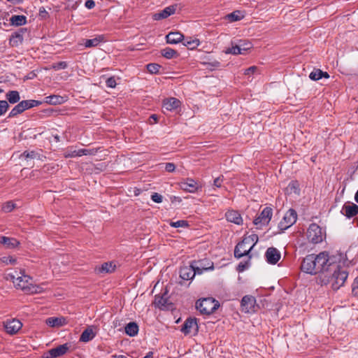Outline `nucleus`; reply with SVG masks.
<instances>
[{
  "instance_id": "f257e3e1",
  "label": "nucleus",
  "mask_w": 358,
  "mask_h": 358,
  "mask_svg": "<svg viewBox=\"0 0 358 358\" xmlns=\"http://www.w3.org/2000/svg\"><path fill=\"white\" fill-rule=\"evenodd\" d=\"M336 266L335 257L329 256V252L324 251L318 255L310 254L306 255L301 262V269L304 273L315 275L328 271Z\"/></svg>"
},
{
  "instance_id": "f03ea898",
  "label": "nucleus",
  "mask_w": 358,
  "mask_h": 358,
  "mask_svg": "<svg viewBox=\"0 0 358 358\" xmlns=\"http://www.w3.org/2000/svg\"><path fill=\"white\" fill-rule=\"evenodd\" d=\"M8 275L13 280L15 287L22 289L27 294L41 293L43 288L40 286L35 285L32 283V278L24 273V271H20L17 273L15 271L14 273H9Z\"/></svg>"
},
{
  "instance_id": "7ed1b4c3",
  "label": "nucleus",
  "mask_w": 358,
  "mask_h": 358,
  "mask_svg": "<svg viewBox=\"0 0 358 358\" xmlns=\"http://www.w3.org/2000/svg\"><path fill=\"white\" fill-rule=\"evenodd\" d=\"M329 271H333L334 273L329 280V282H324V283H329L334 290H338L344 285L348 276V273L345 270H341L338 264H336L334 268H331Z\"/></svg>"
},
{
  "instance_id": "20e7f679",
  "label": "nucleus",
  "mask_w": 358,
  "mask_h": 358,
  "mask_svg": "<svg viewBox=\"0 0 358 358\" xmlns=\"http://www.w3.org/2000/svg\"><path fill=\"white\" fill-rule=\"evenodd\" d=\"M218 307V301L212 298L199 299L196 303V309L203 315L213 313Z\"/></svg>"
},
{
  "instance_id": "39448f33",
  "label": "nucleus",
  "mask_w": 358,
  "mask_h": 358,
  "mask_svg": "<svg viewBox=\"0 0 358 358\" xmlns=\"http://www.w3.org/2000/svg\"><path fill=\"white\" fill-rule=\"evenodd\" d=\"M307 238L315 244L321 243L323 240L322 228L315 223L311 224L307 231Z\"/></svg>"
},
{
  "instance_id": "423d86ee",
  "label": "nucleus",
  "mask_w": 358,
  "mask_h": 358,
  "mask_svg": "<svg viewBox=\"0 0 358 358\" xmlns=\"http://www.w3.org/2000/svg\"><path fill=\"white\" fill-rule=\"evenodd\" d=\"M241 310L245 313H253L257 310L256 299L252 295L244 296L241 301Z\"/></svg>"
},
{
  "instance_id": "0eeeda50",
  "label": "nucleus",
  "mask_w": 358,
  "mask_h": 358,
  "mask_svg": "<svg viewBox=\"0 0 358 358\" xmlns=\"http://www.w3.org/2000/svg\"><path fill=\"white\" fill-rule=\"evenodd\" d=\"M297 214L294 209H289L284 215L282 220L279 222L278 227L283 231L292 226L296 221Z\"/></svg>"
},
{
  "instance_id": "6e6552de",
  "label": "nucleus",
  "mask_w": 358,
  "mask_h": 358,
  "mask_svg": "<svg viewBox=\"0 0 358 358\" xmlns=\"http://www.w3.org/2000/svg\"><path fill=\"white\" fill-rule=\"evenodd\" d=\"M273 215V210L270 207L264 208L260 214L254 220V224L257 226V228H261L262 226L267 225Z\"/></svg>"
},
{
  "instance_id": "1a4fd4ad",
  "label": "nucleus",
  "mask_w": 358,
  "mask_h": 358,
  "mask_svg": "<svg viewBox=\"0 0 358 358\" xmlns=\"http://www.w3.org/2000/svg\"><path fill=\"white\" fill-rule=\"evenodd\" d=\"M71 345L66 343L55 348L49 350L43 355V358H57L65 355L69 350Z\"/></svg>"
},
{
  "instance_id": "9d476101",
  "label": "nucleus",
  "mask_w": 358,
  "mask_h": 358,
  "mask_svg": "<svg viewBox=\"0 0 358 358\" xmlns=\"http://www.w3.org/2000/svg\"><path fill=\"white\" fill-rule=\"evenodd\" d=\"M22 324L17 319L7 320L4 322V328L9 334H15L21 329Z\"/></svg>"
},
{
  "instance_id": "9b49d317",
  "label": "nucleus",
  "mask_w": 358,
  "mask_h": 358,
  "mask_svg": "<svg viewBox=\"0 0 358 358\" xmlns=\"http://www.w3.org/2000/svg\"><path fill=\"white\" fill-rule=\"evenodd\" d=\"M176 7H177V5H171V6L166 7L162 10L153 14V15H152L153 20H160L162 19L167 18L170 15L175 13L176 10Z\"/></svg>"
},
{
  "instance_id": "f8f14e48",
  "label": "nucleus",
  "mask_w": 358,
  "mask_h": 358,
  "mask_svg": "<svg viewBox=\"0 0 358 358\" xmlns=\"http://www.w3.org/2000/svg\"><path fill=\"white\" fill-rule=\"evenodd\" d=\"M266 261L271 264H275L280 259V252L275 248H268L265 253Z\"/></svg>"
},
{
  "instance_id": "ddd939ff",
  "label": "nucleus",
  "mask_w": 358,
  "mask_h": 358,
  "mask_svg": "<svg viewBox=\"0 0 358 358\" xmlns=\"http://www.w3.org/2000/svg\"><path fill=\"white\" fill-rule=\"evenodd\" d=\"M195 276L194 266L193 265L185 266L180 269V277L184 280H191Z\"/></svg>"
},
{
  "instance_id": "4468645a",
  "label": "nucleus",
  "mask_w": 358,
  "mask_h": 358,
  "mask_svg": "<svg viewBox=\"0 0 358 358\" xmlns=\"http://www.w3.org/2000/svg\"><path fill=\"white\" fill-rule=\"evenodd\" d=\"M181 102L179 99L171 97L163 101V108L169 111H174L180 107Z\"/></svg>"
},
{
  "instance_id": "2eb2a0df",
  "label": "nucleus",
  "mask_w": 358,
  "mask_h": 358,
  "mask_svg": "<svg viewBox=\"0 0 358 358\" xmlns=\"http://www.w3.org/2000/svg\"><path fill=\"white\" fill-rule=\"evenodd\" d=\"M239 246L240 243L237 244L234 249V256L238 259L245 255H248L253 248L254 244L248 245V243H244L243 245H241V248H239Z\"/></svg>"
},
{
  "instance_id": "dca6fc26",
  "label": "nucleus",
  "mask_w": 358,
  "mask_h": 358,
  "mask_svg": "<svg viewBox=\"0 0 358 358\" xmlns=\"http://www.w3.org/2000/svg\"><path fill=\"white\" fill-rule=\"evenodd\" d=\"M341 212L347 217L351 218L358 214V206L355 203H346L343 206Z\"/></svg>"
},
{
  "instance_id": "f3484780",
  "label": "nucleus",
  "mask_w": 358,
  "mask_h": 358,
  "mask_svg": "<svg viewBox=\"0 0 358 358\" xmlns=\"http://www.w3.org/2000/svg\"><path fill=\"white\" fill-rule=\"evenodd\" d=\"M180 187L188 192L194 193L199 188L197 182L192 178H187L185 181L180 183Z\"/></svg>"
},
{
  "instance_id": "a211bd4d",
  "label": "nucleus",
  "mask_w": 358,
  "mask_h": 358,
  "mask_svg": "<svg viewBox=\"0 0 358 358\" xmlns=\"http://www.w3.org/2000/svg\"><path fill=\"white\" fill-rule=\"evenodd\" d=\"M197 328L198 327L196 320L195 318H188L183 324L181 328V331L185 334H188L192 331V329L196 331Z\"/></svg>"
},
{
  "instance_id": "6ab92c4d",
  "label": "nucleus",
  "mask_w": 358,
  "mask_h": 358,
  "mask_svg": "<svg viewBox=\"0 0 358 358\" xmlns=\"http://www.w3.org/2000/svg\"><path fill=\"white\" fill-rule=\"evenodd\" d=\"M225 217L227 221L234 223L236 224H241L243 222V219L238 211L236 210H228Z\"/></svg>"
},
{
  "instance_id": "aec40b11",
  "label": "nucleus",
  "mask_w": 358,
  "mask_h": 358,
  "mask_svg": "<svg viewBox=\"0 0 358 358\" xmlns=\"http://www.w3.org/2000/svg\"><path fill=\"white\" fill-rule=\"evenodd\" d=\"M26 29H20L18 31L12 34L10 38V43L12 46H17L23 41V34L26 32Z\"/></svg>"
},
{
  "instance_id": "412c9836",
  "label": "nucleus",
  "mask_w": 358,
  "mask_h": 358,
  "mask_svg": "<svg viewBox=\"0 0 358 358\" xmlns=\"http://www.w3.org/2000/svg\"><path fill=\"white\" fill-rule=\"evenodd\" d=\"M46 324L51 327H60L66 324V320L64 317H49L46 320Z\"/></svg>"
},
{
  "instance_id": "4be33fe9",
  "label": "nucleus",
  "mask_w": 358,
  "mask_h": 358,
  "mask_svg": "<svg viewBox=\"0 0 358 358\" xmlns=\"http://www.w3.org/2000/svg\"><path fill=\"white\" fill-rule=\"evenodd\" d=\"M0 243L7 249H13L20 245V242L17 239L6 236H2Z\"/></svg>"
},
{
  "instance_id": "5701e85b",
  "label": "nucleus",
  "mask_w": 358,
  "mask_h": 358,
  "mask_svg": "<svg viewBox=\"0 0 358 358\" xmlns=\"http://www.w3.org/2000/svg\"><path fill=\"white\" fill-rule=\"evenodd\" d=\"M95 336L96 334L93 331V327H89L86 328L81 334L80 341L85 343L89 342L90 341H92L95 337Z\"/></svg>"
},
{
  "instance_id": "b1692460",
  "label": "nucleus",
  "mask_w": 358,
  "mask_h": 358,
  "mask_svg": "<svg viewBox=\"0 0 358 358\" xmlns=\"http://www.w3.org/2000/svg\"><path fill=\"white\" fill-rule=\"evenodd\" d=\"M285 192L287 194H294L296 195H299L300 189L299 182L296 180L291 181L287 187L285 189Z\"/></svg>"
},
{
  "instance_id": "393cba45",
  "label": "nucleus",
  "mask_w": 358,
  "mask_h": 358,
  "mask_svg": "<svg viewBox=\"0 0 358 358\" xmlns=\"http://www.w3.org/2000/svg\"><path fill=\"white\" fill-rule=\"evenodd\" d=\"M183 35L179 32H170L166 35V42L170 44H176L183 38Z\"/></svg>"
},
{
  "instance_id": "a878e982",
  "label": "nucleus",
  "mask_w": 358,
  "mask_h": 358,
  "mask_svg": "<svg viewBox=\"0 0 358 358\" xmlns=\"http://www.w3.org/2000/svg\"><path fill=\"white\" fill-rule=\"evenodd\" d=\"M6 98L8 103H10L11 104L17 103L20 100V93L17 90L8 91L6 94Z\"/></svg>"
},
{
  "instance_id": "bb28decb",
  "label": "nucleus",
  "mask_w": 358,
  "mask_h": 358,
  "mask_svg": "<svg viewBox=\"0 0 358 358\" xmlns=\"http://www.w3.org/2000/svg\"><path fill=\"white\" fill-rule=\"evenodd\" d=\"M124 331L127 335L131 337L135 336L138 334V326L136 322H131L126 325Z\"/></svg>"
},
{
  "instance_id": "cd10ccee",
  "label": "nucleus",
  "mask_w": 358,
  "mask_h": 358,
  "mask_svg": "<svg viewBox=\"0 0 358 358\" xmlns=\"http://www.w3.org/2000/svg\"><path fill=\"white\" fill-rule=\"evenodd\" d=\"M10 22L14 26H22L27 23V17L24 15H15L10 18Z\"/></svg>"
},
{
  "instance_id": "c85d7f7f",
  "label": "nucleus",
  "mask_w": 358,
  "mask_h": 358,
  "mask_svg": "<svg viewBox=\"0 0 358 358\" xmlns=\"http://www.w3.org/2000/svg\"><path fill=\"white\" fill-rule=\"evenodd\" d=\"M103 41H104V36L103 35H99L94 38L87 39L84 45L86 48L96 47Z\"/></svg>"
},
{
  "instance_id": "c756f323",
  "label": "nucleus",
  "mask_w": 358,
  "mask_h": 358,
  "mask_svg": "<svg viewBox=\"0 0 358 358\" xmlns=\"http://www.w3.org/2000/svg\"><path fill=\"white\" fill-rule=\"evenodd\" d=\"M64 101V98L59 95H50L45 97V103L52 105L62 104Z\"/></svg>"
},
{
  "instance_id": "7c9ffc66",
  "label": "nucleus",
  "mask_w": 358,
  "mask_h": 358,
  "mask_svg": "<svg viewBox=\"0 0 358 358\" xmlns=\"http://www.w3.org/2000/svg\"><path fill=\"white\" fill-rule=\"evenodd\" d=\"M244 17V15L240 10H235L226 15L225 18L229 22H236L239 21Z\"/></svg>"
},
{
  "instance_id": "2f4dec72",
  "label": "nucleus",
  "mask_w": 358,
  "mask_h": 358,
  "mask_svg": "<svg viewBox=\"0 0 358 358\" xmlns=\"http://www.w3.org/2000/svg\"><path fill=\"white\" fill-rule=\"evenodd\" d=\"M237 44L240 48L242 55H245L247 52V51L250 50L252 47V43L250 41L245 40L238 41V43Z\"/></svg>"
},
{
  "instance_id": "473e14b6",
  "label": "nucleus",
  "mask_w": 358,
  "mask_h": 358,
  "mask_svg": "<svg viewBox=\"0 0 358 358\" xmlns=\"http://www.w3.org/2000/svg\"><path fill=\"white\" fill-rule=\"evenodd\" d=\"M258 236L257 234H252L249 236L245 237L241 242H240L239 248L243 245L244 243H248V245L254 244V246L258 241Z\"/></svg>"
},
{
  "instance_id": "72a5a7b5",
  "label": "nucleus",
  "mask_w": 358,
  "mask_h": 358,
  "mask_svg": "<svg viewBox=\"0 0 358 358\" xmlns=\"http://www.w3.org/2000/svg\"><path fill=\"white\" fill-rule=\"evenodd\" d=\"M161 53L162 55L166 59H171L178 55V52L175 50L169 47L162 49L161 50Z\"/></svg>"
},
{
  "instance_id": "f704fd0d",
  "label": "nucleus",
  "mask_w": 358,
  "mask_h": 358,
  "mask_svg": "<svg viewBox=\"0 0 358 358\" xmlns=\"http://www.w3.org/2000/svg\"><path fill=\"white\" fill-rule=\"evenodd\" d=\"M200 44V41L197 38H186L184 39L183 45L187 46L189 49L193 50L196 48Z\"/></svg>"
},
{
  "instance_id": "c9c22d12",
  "label": "nucleus",
  "mask_w": 358,
  "mask_h": 358,
  "mask_svg": "<svg viewBox=\"0 0 358 358\" xmlns=\"http://www.w3.org/2000/svg\"><path fill=\"white\" fill-rule=\"evenodd\" d=\"M226 54H231L234 55H242V52L238 47V44L234 41L231 42V47L228 48L224 50Z\"/></svg>"
},
{
  "instance_id": "e433bc0d",
  "label": "nucleus",
  "mask_w": 358,
  "mask_h": 358,
  "mask_svg": "<svg viewBox=\"0 0 358 358\" xmlns=\"http://www.w3.org/2000/svg\"><path fill=\"white\" fill-rule=\"evenodd\" d=\"M116 265L113 262H106L101 265L100 271L112 273L115 270Z\"/></svg>"
},
{
  "instance_id": "4c0bfd02",
  "label": "nucleus",
  "mask_w": 358,
  "mask_h": 358,
  "mask_svg": "<svg viewBox=\"0 0 358 358\" xmlns=\"http://www.w3.org/2000/svg\"><path fill=\"white\" fill-rule=\"evenodd\" d=\"M24 110L38 106L42 103L41 101L37 100H24L22 101Z\"/></svg>"
},
{
  "instance_id": "58836bf2",
  "label": "nucleus",
  "mask_w": 358,
  "mask_h": 358,
  "mask_svg": "<svg viewBox=\"0 0 358 358\" xmlns=\"http://www.w3.org/2000/svg\"><path fill=\"white\" fill-rule=\"evenodd\" d=\"M167 301V299L162 296H156L155 303L159 308H163L166 307Z\"/></svg>"
},
{
  "instance_id": "ea45409f",
  "label": "nucleus",
  "mask_w": 358,
  "mask_h": 358,
  "mask_svg": "<svg viewBox=\"0 0 358 358\" xmlns=\"http://www.w3.org/2000/svg\"><path fill=\"white\" fill-rule=\"evenodd\" d=\"M15 207V203L12 201H9L3 204L2 210L5 213H9L11 212Z\"/></svg>"
},
{
  "instance_id": "a19ab883",
  "label": "nucleus",
  "mask_w": 358,
  "mask_h": 358,
  "mask_svg": "<svg viewBox=\"0 0 358 358\" xmlns=\"http://www.w3.org/2000/svg\"><path fill=\"white\" fill-rule=\"evenodd\" d=\"M160 68L161 66L155 63H150L147 65V69L151 73H157Z\"/></svg>"
},
{
  "instance_id": "79ce46f5",
  "label": "nucleus",
  "mask_w": 358,
  "mask_h": 358,
  "mask_svg": "<svg viewBox=\"0 0 358 358\" xmlns=\"http://www.w3.org/2000/svg\"><path fill=\"white\" fill-rule=\"evenodd\" d=\"M203 64L206 66L207 69H208L211 71L219 68L221 65L220 62L217 60H214L213 62H204Z\"/></svg>"
},
{
  "instance_id": "37998d69",
  "label": "nucleus",
  "mask_w": 358,
  "mask_h": 358,
  "mask_svg": "<svg viewBox=\"0 0 358 358\" xmlns=\"http://www.w3.org/2000/svg\"><path fill=\"white\" fill-rule=\"evenodd\" d=\"M322 70L317 69L313 71L310 75L309 78L312 80H318L321 79Z\"/></svg>"
},
{
  "instance_id": "c03bdc74",
  "label": "nucleus",
  "mask_w": 358,
  "mask_h": 358,
  "mask_svg": "<svg viewBox=\"0 0 358 358\" xmlns=\"http://www.w3.org/2000/svg\"><path fill=\"white\" fill-rule=\"evenodd\" d=\"M170 225L175 228L178 227H188V222L186 220H178L176 222H171Z\"/></svg>"
},
{
  "instance_id": "a18cd8bd",
  "label": "nucleus",
  "mask_w": 358,
  "mask_h": 358,
  "mask_svg": "<svg viewBox=\"0 0 358 358\" xmlns=\"http://www.w3.org/2000/svg\"><path fill=\"white\" fill-rule=\"evenodd\" d=\"M250 266V260H247V261H245V262H241L238 266H237V268L236 270L238 271V272H243L244 271L245 269L248 268Z\"/></svg>"
},
{
  "instance_id": "49530a36",
  "label": "nucleus",
  "mask_w": 358,
  "mask_h": 358,
  "mask_svg": "<svg viewBox=\"0 0 358 358\" xmlns=\"http://www.w3.org/2000/svg\"><path fill=\"white\" fill-rule=\"evenodd\" d=\"M9 108V104L5 100L0 101V116L4 115Z\"/></svg>"
},
{
  "instance_id": "de8ad7c7",
  "label": "nucleus",
  "mask_w": 358,
  "mask_h": 358,
  "mask_svg": "<svg viewBox=\"0 0 358 358\" xmlns=\"http://www.w3.org/2000/svg\"><path fill=\"white\" fill-rule=\"evenodd\" d=\"M96 152V150L94 149H79L78 153L79 156H83V155H94Z\"/></svg>"
},
{
  "instance_id": "09e8293b",
  "label": "nucleus",
  "mask_w": 358,
  "mask_h": 358,
  "mask_svg": "<svg viewBox=\"0 0 358 358\" xmlns=\"http://www.w3.org/2000/svg\"><path fill=\"white\" fill-rule=\"evenodd\" d=\"M352 293L354 296L358 297V276L355 278L352 282Z\"/></svg>"
},
{
  "instance_id": "8fccbe9b",
  "label": "nucleus",
  "mask_w": 358,
  "mask_h": 358,
  "mask_svg": "<svg viewBox=\"0 0 358 358\" xmlns=\"http://www.w3.org/2000/svg\"><path fill=\"white\" fill-rule=\"evenodd\" d=\"M67 67L66 62H59L53 64L52 68L55 70L65 69Z\"/></svg>"
},
{
  "instance_id": "3c124183",
  "label": "nucleus",
  "mask_w": 358,
  "mask_h": 358,
  "mask_svg": "<svg viewBox=\"0 0 358 358\" xmlns=\"http://www.w3.org/2000/svg\"><path fill=\"white\" fill-rule=\"evenodd\" d=\"M37 155L38 154L34 151H24L22 154L25 159H34Z\"/></svg>"
},
{
  "instance_id": "603ef678",
  "label": "nucleus",
  "mask_w": 358,
  "mask_h": 358,
  "mask_svg": "<svg viewBox=\"0 0 358 358\" xmlns=\"http://www.w3.org/2000/svg\"><path fill=\"white\" fill-rule=\"evenodd\" d=\"M106 86L110 88L115 87L117 83L114 77L108 78L106 81Z\"/></svg>"
},
{
  "instance_id": "864d4df0",
  "label": "nucleus",
  "mask_w": 358,
  "mask_h": 358,
  "mask_svg": "<svg viewBox=\"0 0 358 358\" xmlns=\"http://www.w3.org/2000/svg\"><path fill=\"white\" fill-rule=\"evenodd\" d=\"M162 196L158 193H153L152 195H151V199L155 202V203H159L162 201Z\"/></svg>"
},
{
  "instance_id": "5fc2aeb1",
  "label": "nucleus",
  "mask_w": 358,
  "mask_h": 358,
  "mask_svg": "<svg viewBox=\"0 0 358 358\" xmlns=\"http://www.w3.org/2000/svg\"><path fill=\"white\" fill-rule=\"evenodd\" d=\"M213 264L212 263L211 266H209L208 268H200V267H194V271H195V275L196 274H201L203 273V271L205 270V271H207V270H213Z\"/></svg>"
},
{
  "instance_id": "6e6d98bb",
  "label": "nucleus",
  "mask_w": 358,
  "mask_h": 358,
  "mask_svg": "<svg viewBox=\"0 0 358 358\" xmlns=\"http://www.w3.org/2000/svg\"><path fill=\"white\" fill-rule=\"evenodd\" d=\"M21 114V113L19 111V110L17 108L16 106H15L9 113L8 117H14L17 116V115Z\"/></svg>"
},
{
  "instance_id": "4d7b16f0",
  "label": "nucleus",
  "mask_w": 358,
  "mask_h": 358,
  "mask_svg": "<svg viewBox=\"0 0 358 358\" xmlns=\"http://www.w3.org/2000/svg\"><path fill=\"white\" fill-rule=\"evenodd\" d=\"M176 169V166L173 163H166V165H165V170L167 171V172H173Z\"/></svg>"
},
{
  "instance_id": "13d9d810",
  "label": "nucleus",
  "mask_w": 358,
  "mask_h": 358,
  "mask_svg": "<svg viewBox=\"0 0 358 358\" xmlns=\"http://www.w3.org/2000/svg\"><path fill=\"white\" fill-rule=\"evenodd\" d=\"M3 262L10 264H14L16 262V259L12 257H3Z\"/></svg>"
},
{
  "instance_id": "bf43d9fd",
  "label": "nucleus",
  "mask_w": 358,
  "mask_h": 358,
  "mask_svg": "<svg viewBox=\"0 0 358 358\" xmlns=\"http://www.w3.org/2000/svg\"><path fill=\"white\" fill-rule=\"evenodd\" d=\"M85 6L88 9H92L95 6V2L93 0H87Z\"/></svg>"
},
{
  "instance_id": "052dcab7",
  "label": "nucleus",
  "mask_w": 358,
  "mask_h": 358,
  "mask_svg": "<svg viewBox=\"0 0 358 358\" xmlns=\"http://www.w3.org/2000/svg\"><path fill=\"white\" fill-rule=\"evenodd\" d=\"M222 178L218 177L214 180L213 185L217 187H220L222 186Z\"/></svg>"
},
{
  "instance_id": "680f3d73",
  "label": "nucleus",
  "mask_w": 358,
  "mask_h": 358,
  "mask_svg": "<svg viewBox=\"0 0 358 358\" xmlns=\"http://www.w3.org/2000/svg\"><path fill=\"white\" fill-rule=\"evenodd\" d=\"M257 70V67L253 66H250V68L245 70L244 74L245 75H250L251 73H253Z\"/></svg>"
},
{
  "instance_id": "e2e57ef3",
  "label": "nucleus",
  "mask_w": 358,
  "mask_h": 358,
  "mask_svg": "<svg viewBox=\"0 0 358 358\" xmlns=\"http://www.w3.org/2000/svg\"><path fill=\"white\" fill-rule=\"evenodd\" d=\"M66 157H80L79 153H78V150L72 151L71 153L66 155Z\"/></svg>"
},
{
  "instance_id": "0e129e2a",
  "label": "nucleus",
  "mask_w": 358,
  "mask_h": 358,
  "mask_svg": "<svg viewBox=\"0 0 358 358\" xmlns=\"http://www.w3.org/2000/svg\"><path fill=\"white\" fill-rule=\"evenodd\" d=\"M19 110V111L22 113L24 110V108L23 107V104L22 101H19L17 104L15 106Z\"/></svg>"
},
{
  "instance_id": "69168bd1",
  "label": "nucleus",
  "mask_w": 358,
  "mask_h": 358,
  "mask_svg": "<svg viewBox=\"0 0 358 358\" xmlns=\"http://www.w3.org/2000/svg\"><path fill=\"white\" fill-rule=\"evenodd\" d=\"M7 2L10 3L13 5L20 4L22 2V0H6Z\"/></svg>"
},
{
  "instance_id": "338daca9",
  "label": "nucleus",
  "mask_w": 358,
  "mask_h": 358,
  "mask_svg": "<svg viewBox=\"0 0 358 358\" xmlns=\"http://www.w3.org/2000/svg\"><path fill=\"white\" fill-rule=\"evenodd\" d=\"M329 78V75L328 74L327 72H324V71H322L321 78Z\"/></svg>"
},
{
  "instance_id": "774afa93",
  "label": "nucleus",
  "mask_w": 358,
  "mask_h": 358,
  "mask_svg": "<svg viewBox=\"0 0 358 358\" xmlns=\"http://www.w3.org/2000/svg\"><path fill=\"white\" fill-rule=\"evenodd\" d=\"M153 353L152 352H149L143 358H152Z\"/></svg>"
}]
</instances>
